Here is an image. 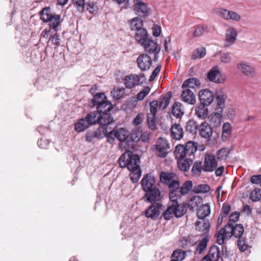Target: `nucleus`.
Instances as JSON below:
<instances>
[{"mask_svg":"<svg viewBox=\"0 0 261 261\" xmlns=\"http://www.w3.org/2000/svg\"><path fill=\"white\" fill-rule=\"evenodd\" d=\"M173 196V197L169 196L170 202L162 216L166 220H170L173 216L176 218H180L187 211V203L185 202L179 203L177 201L178 198L175 194Z\"/></svg>","mask_w":261,"mask_h":261,"instance_id":"f257e3e1","label":"nucleus"},{"mask_svg":"<svg viewBox=\"0 0 261 261\" xmlns=\"http://www.w3.org/2000/svg\"><path fill=\"white\" fill-rule=\"evenodd\" d=\"M85 119L90 125L98 123L99 126H109L113 122V117L110 113L99 111L98 110L89 113Z\"/></svg>","mask_w":261,"mask_h":261,"instance_id":"f03ea898","label":"nucleus"},{"mask_svg":"<svg viewBox=\"0 0 261 261\" xmlns=\"http://www.w3.org/2000/svg\"><path fill=\"white\" fill-rule=\"evenodd\" d=\"M160 179L169 189V196L173 197V195L179 187V178L177 175L173 172L162 171L160 173Z\"/></svg>","mask_w":261,"mask_h":261,"instance_id":"7ed1b4c3","label":"nucleus"},{"mask_svg":"<svg viewBox=\"0 0 261 261\" xmlns=\"http://www.w3.org/2000/svg\"><path fill=\"white\" fill-rule=\"evenodd\" d=\"M119 164L121 168H127L128 170L133 169L135 166L139 165L140 156L137 154H133L127 150L124 152L119 158Z\"/></svg>","mask_w":261,"mask_h":261,"instance_id":"20e7f679","label":"nucleus"},{"mask_svg":"<svg viewBox=\"0 0 261 261\" xmlns=\"http://www.w3.org/2000/svg\"><path fill=\"white\" fill-rule=\"evenodd\" d=\"M91 102L93 106L96 107V109L99 111L110 113L113 109V105L110 101L107 100V98L103 93L95 94L92 99Z\"/></svg>","mask_w":261,"mask_h":261,"instance_id":"39448f33","label":"nucleus"},{"mask_svg":"<svg viewBox=\"0 0 261 261\" xmlns=\"http://www.w3.org/2000/svg\"><path fill=\"white\" fill-rule=\"evenodd\" d=\"M109 129L107 138L108 142L110 144H113L115 142V138L122 142L128 137L129 133L124 128H120L118 129H113L112 130H111V128H109Z\"/></svg>","mask_w":261,"mask_h":261,"instance_id":"423d86ee","label":"nucleus"},{"mask_svg":"<svg viewBox=\"0 0 261 261\" xmlns=\"http://www.w3.org/2000/svg\"><path fill=\"white\" fill-rule=\"evenodd\" d=\"M146 81L145 74H131L126 76L124 79V84L126 88L131 89L136 86L143 85Z\"/></svg>","mask_w":261,"mask_h":261,"instance_id":"0eeeda50","label":"nucleus"},{"mask_svg":"<svg viewBox=\"0 0 261 261\" xmlns=\"http://www.w3.org/2000/svg\"><path fill=\"white\" fill-rule=\"evenodd\" d=\"M109 126H99L96 129L86 132L85 140L87 142H94L95 139L100 140L104 137H107Z\"/></svg>","mask_w":261,"mask_h":261,"instance_id":"6e6552de","label":"nucleus"},{"mask_svg":"<svg viewBox=\"0 0 261 261\" xmlns=\"http://www.w3.org/2000/svg\"><path fill=\"white\" fill-rule=\"evenodd\" d=\"M143 46L145 54L149 55L153 54L154 55L153 61L156 62L158 60V55L161 51V47L158 44L156 41L149 38L141 44Z\"/></svg>","mask_w":261,"mask_h":261,"instance_id":"1a4fd4ad","label":"nucleus"},{"mask_svg":"<svg viewBox=\"0 0 261 261\" xmlns=\"http://www.w3.org/2000/svg\"><path fill=\"white\" fill-rule=\"evenodd\" d=\"M169 144L167 139L160 137L158 139L156 144L152 147V149L155 154L160 158H165L168 153Z\"/></svg>","mask_w":261,"mask_h":261,"instance_id":"9d476101","label":"nucleus"},{"mask_svg":"<svg viewBox=\"0 0 261 261\" xmlns=\"http://www.w3.org/2000/svg\"><path fill=\"white\" fill-rule=\"evenodd\" d=\"M133 10L139 17L146 18L150 13V8L142 0H133Z\"/></svg>","mask_w":261,"mask_h":261,"instance_id":"9b49d317","label":"nucleus"},{"mask_svg":"<svg viewBox=\"0 0 261 261\" xmlns=\"http://www.w3.org/2000/svg\"><path fill=\"white\" fill-rule=\"evenodd\" d=\"M163 205L160 203H152L145 211V216L151 220H157L160 215V210Z\"/></svg>","mask_w":261,"mask_h":261,"instance_id":"f8f14e48","label":"nucleus"},{"mask_svg":"<svg viewBox=\"0 0 261 261\" xmlns=\"http://www.w3.org/2000/svg\"><path fill=\"white\" fill-rule=\"evenodd\" d=\"M138 67L143 71L150 69L152 65V60L150 56L146 54H142L137 59Z\"/></svg>","mask_w":261,"mask_h":261,"instance_id":"ddd939ff","label":"nucleus"},{"mask_svg":"<svg viewBox=\"0 0 261 261\" xmlns=\"http://www.w3.org/2000/svg\"><path fill=\"white\" fill-rule=\"evenodd\" d=\"M144 196V201L151 203H157L161 197V191L159 188H154L153 189L145 191Z\"/></svg>","mask_w":261,"mask_h":261,"instance_id":"4468645a","label":"nucleus"},{"mask_svg":"<svg viewBox=\"0 0 261 261\" xmlns=\"http://www.w3.org/2000/svg\"><path fill=\"white\" fill-rule=\"evenodd\" d=\"M221 258L220 250L217 245L211 246L206 255L202 257L201 261H218Z\"/></svg>","mask_w":261,"mask_h":261,"instance_id":"2eb2a0df","label":"nucleus"},{"mask_svg":"<svg viewBox=\"0 0 261 261\" xmlns=\"http://www.w3.org/2000/svg\"><path fill=\"white\" fill-rule=\"evenodd\" d=\"M218 166V162L213 154H207L205 156L203 165V171L212 172L214 171Z\"/></svg>","mask_w":261,"mask_h":261,"instance_id":"dca6fc26","label":"nucleus"},{"mask_svg":"<svg viewBox=\"0 0 261 261\" xmlns=\"http://www.w3.org/2000/svg\"><path fill=\"white\" fill-rule=\"evenodd\" d=\"M217 13L223 19L238 21L241 19L240 15L237 12L223 8H219Z\"/></svg>","mask_w":261,"mask_h":261,"instance_id":"f3484780","label":"nucleus"},{"mask_svg":"<svg viewBox=\"0 0 261 261\" xmlns=\"http://www.w3.org/2000/svg\"><path fill=\"white\" fill-rule=\"evenodd\" d=\"M198 132L199 136L204 139L208 140H212V135L213 133V128L211 125L206 122H203L198 127Z\"/></svg>","mask_w":261,"mask_h":261,"instance_id":"a211bd4d","label":"nucleus"},{"mask_svg":"<svg viewBox=\"0 0 261 261\" xmlns=\"http://www.w3.org/2000/svg\"><path fill=\"white\" fill-rule=\"evenodd\" d=\"M200 103L206 106H209L214 100L213 92L207 89L201 90L199 93Z\"/></svg>","mask_w":261,"mask_h":261,"instance_id":"6ab92c4d","label":"nucleus"},{"mask_svg":"<svg viewBox=\"0 0 261 261\" xmlns=\"http://www.w3.org/2000/svg\"><path fill=\"white\" fill-rule=\"evenodd\" d=\"M155 178L150 174L145 175L141 181V185L143 190L147 191L153 189L154 188H158L155 185Z\"/></svg>","mask_w":261,"mask_h":261,"instance_id":"aec40b11","label":"nucleus"},{"mask_svg":"<svg viewBox=\"0 0 261 261\" xmlns=\"http://www.w3.org/2000/svg\"><path fill=\"white\" fill-rule=\"evenodd\" d=\"M39 15L40 19L48 24L53 20V18L55 17L58 14L53 13L50 7H45L40 11Z\"/></svg>","mask_w":261,"mask_h":261,"instance_id":"412c9836","label":"nucleus"},{"mask_svg":"<svg viewBox=\"0 0 261 261\" xmlns=\"http://www.w3.org/2000/svg\"><path fill=\"white\" fill-rule=\"evenodd\" d=\"M237 31L233 27L229 28L226 31L225 47H228L232 45L237 37Z\"/></svg>","mask_w":261,"mask_h":261,"instance_id":"4be33fe9","label":"nucleus"},{"mask_svg":"<svg viewBox=\"0 0 261 261\" xmlns=\"http://www.w3.org/2000/svg\"><path fill=\"white\" fill-rule=\"evenodd\" d=\"M170 132L171 137L174 139L179 140L182 138L184 136V129L179 124H173L170 128Z\"/></svg>","mask_w":261,"mask_h":261,"instance_id":"5701e85b","label":"nucleus"},{"mask_svg":"<svg viewBox=\"0 0 261 261\" xmlns=\"http://www.w3.org/2000/svg\"><path fill=\"white\" fill-rule=\"evenodd\" d=\"M181 99L185 102L194 105L196 102V97L193 91L187 88L183 90L181 94Z\"/></svg>","mask_w":261,"mask_h":261,"instance_id":"b1692460","label":"nucleus"},{"mask_svg":"<svg viewBox=\"0 0 261 261\" xmlns=\"http://www.w3.org/2000/svg\"><path fill=\"white\" fill-rule=\"evenodd\" d=\"M193 182L191 180H187L183 183L181 187H178L175 193L177 198L180 197V195H185L188 194L192 189Z\"/></svg>","mask_w":261,"mask_h":261,"instance_id":"393cba45","label":"nucleus"},{"mask_svg":"<svg viewBox=\"0 0 261 261\" xmlns=\"http://www.w3.org/2000/svg\"><path fill=\"white\" fill-rule=\"evenodd\" d=\"M207 106L200 103L195 107V115L199 119L203 120L207 117L208 110Z\"/></svg>","mask_w":261,"mask_h":261,"instance_id":"a878e982","label":"nucleus"},{"mask_svg":"<svg viewBox=\"0 0 261 261\" xmlns=\"http://www.w3.org/2000/svg\"><path fill=\"white\" fill-rule=\"evenodd\" d=\"M203 199L199 196H195L189 200L188 204H187V208L192 211H194L196 209L198 210L200 205L202 203Z\"/></svg>","mask_w":261,"mask_h":261,"instance_id":"bb28decb","label":"nucleus"},{"mask_svg":"<svg viewBox=\"0 0 261 261\" xmlns=\"http://www.w3.org/2000/svg\"><path fill=\"white\" fill-rule=\"evenodd\" d=\"M211 213L210 206L208 203L201 204L197 210V216L200 219L203 220Z\"/></svg>","mask_w":261,"mask_h":261,"instance_id":"cd10ccee","label":"nucleus"},{"mask_svg":"<svg viewBox=\"0 0 261 261\" xmlns=\"http://www.w3.org/2000/svg\"><path fill=\"white\" fill-rule=\"evenodd\" d=\"M135 38L136 41L139 44L143 43L149 38L148 36L147 31L145 29H140L135 33Z\"/></svg>","mask_w":261,"mask_h":261,"instance_id":"c85d7f7f","label":"nucleus"},{"mask_svg":"<svg viewBox=\"0 0 261 261\" xmlns=\"http://www.w3.org/2000/svg\"><path fill=\"white\" fill-rule=\"evenodd\" d=\"M220 75V72L217 66H215L207 73V79L209 81L216 83H221V80L219 76Z\"/></svg>","mask_w":261,"mask_h":261,"instance_id":"c756f323","label":"nucleus"},{"mask_svg":"<svg viewBox=\"0 0 261 261\" xmlns=\"http://www.w3.org/2000/svg\"><path fill=\"white\" fill-rule=\"evenodd\" d=\"M192 163L193 160L190 158H182L177 160L178 168L180 171L184 172L188 171Z\"/></svg>","mask_w":261,"mask_h":261,"instance_id":"7c9ffc66","label":"nucleus"},{"mask_svg":"<svg viewBox=\"0 0 261 261\" xmlns=\"http://www.w3.org/2000/svg\"><path fill=\"white\" fill-rule=\"evenodd\" d=\"M89 124L85 118L79 119L74 124V129L77 133L84 132L89 127Z\"/></svg>","mask_w":261,"mask_h":261,"instance_id":"2f4dec72","label":"nucleus"},{"mask_svg":"<svg viewBox=\"0 0 261 261\" xmlns=\"http://www.w3.org/2000/svg\"><path fill=\"white\" fill-rule=\"evenodd\" d=\"M238 68L246 76L252 77L255 74L254 68L245 63H240Z\"/></svg>","mask_w":261,"mask_h":261,"instance_id":"473e14b6","label":"nucleus"},{"mask_svg":"<svg viewBox=\"0 0 261 261\" xmlns=\"http://www.w3.org/2000/svg\"><path fill=\"white\" fill-rule=\"evenodd\" d=\"M200 85V81L195 77L188 79L185 81L181 86L182 89L186 88H195L196 87H199Z\"/></svg>","mask_w":261,"mask_h":261,"instance_id":"72a5a7b5","label":"nucleus"},{"mask_svg":"<svg viewBox=\"0 0 261 261\" xmlns=\"http://www.w3.org/2000/svg\"><path fill=\"white\" fill-rule=\"evenodd\" d=\"M187 155L190 156H194V154L196 152L198 148V144L194 141L188 142L186 145H184Z\"/></svg>","mask_w":261,"mask_h":261,"instance_id":"f704fd0d","label":"nucleus"},{"mask_svg":"<svg viewBox=\"0 0 261 261\" xmlns=\"http://www.w3.org/2000/svg\"><path fill=\"white\" fill-rule=\"evenodd\" d=\"M199 125L193 119H190L186 123L185 129L187 132L192 134H196L198 130Z\"/></svg>","mask_w":261,"mask_h":261,"instance_id":"c9c22d12","label":"nucleus"},{"mask_svg":"<svg viewBox=\"0 0 261 261\" xmlns=\"http://www.w3.org/2000/svg\"><path fill=\"white\" fill-rule=\"evenodd\" d=\"M231 135V126L228 122H225L222 126L221 138L222 141H225L230 137Z\"/></svg>","mask_w":261,"mask_h":261,"instance_id":"e433bc0d","label":"nucleus"},{"mask_svg":"<svg viewBox=\"0 0 261 261\" xmlns=\"http://www.w3.org/2000/svg\"><path fill=\"white\" fill-rule=\"evenodd\" d=\"M62 22V19L60 15H56L55 17L53 18L51 21L48 24L50 30H53L55 32H57L59 30V26Z\"/></svg>","mask_w":261,"mask_h":261,"instance_id":"4c0bfd02","label":"nucleus"},{"mask_svg":"<svg viewBox=\"0 0 261 261\" xmlns=\"http://www.w3.org/2000/svg\"><path fill=\"white\" fill-rule=\"evenodd\" d=\"M129 171L130 172V178L132 182L134 183L138 182L141 175V171L139 165L135 166L134 168Z\"/></svg>","mask_w":261,"mask_h":261,"instance_id":"58836bf2","label":"nucleus"},{"mask_svg":"<svg viewBox=\"0 0 261 261\" xmlns=\"http://www.w3.org/2000/svg\"><path fill=\"white\" fill-rule=\"evenodd\" d=\"M184 145L178 144L175 148L174 154L177 160L185 158L187 155Z\"/></svg>","mask_w":261,"mask_h":261,"instance_id":"ea45409f","label":"nucleus"},{"mask_svg":"<svg viewBox=\"0 0 261 261\" xmlns=\"http://www.w3.org/2000/svg\"><path fill=\"white\" fill-rule=\"evenodd\" d=\"M182 104L179 102H175L172 108V114L177 118H180L184 115V112L181 110Z\"/></svg>","mask_w":261,"mask_h":261,"instance_id":"a19ab883","label":"nucleus"},{"mask_svg":"<svg viewBox=\"0 0 261 261\" xmlns=\"http://www.w3.org/2000/svg\"><path fill=\"white\" fill-rule=\"evenodd\" d=\"M216 97L217 101V109L222 110L225 105L226 96L221 90H218L216 92Z\"/></svg>","mask_w":261,"mask_h":261,"instance_id":"79ce46f5","label":"nucleus"},{"mask_svg":"<svg viewBox=\"0 0 261 261\" xmlns=\"http://www.w3.org/2000/svg\"><path fill=\"white\" fill-rule=\"evenodd\" d=\"M132 30L137 31L140 29H144L143 28V21L141 17H136L132 19L130 22Z\"/></svg>","mask_w":261,"mask_h":261,"instance_id":"37998d69","label":"nucleus"},{"mask_svg":"<svg viewBox=\"0 0 261 261\" xmlns=\"http://www.w3.org/2000/svg\"><path fill=\"white\" fill-rule=\"evenodd\" d=\"M172 96L171 92H168L159 102V108L162 110H165L169 105Z\"/></svg>","mask_w":261,"mask_h":261,"instance_id":"c03bdc74","label":"nucleus"},{"mask_svg":"<svg viewBox=\"0 0 261 261\" xmlns=\"http://www.w3.org/2000/svg\"><path fill=\"white\" fill-rule=\"evenodd\" d=\"M125 94V88L123 87H115L111 92V96L116 100H119L123 97Z\"/></svg>","mask_w":261,"mask_h":261,"instance_id":"a18cd8bd","label":"nucleus"},{"mask_svg":"<svg viewBox=\"0 0 261 261\" xmlns=\"http://www.w3.org/2000/svg\"><path fill=\"white\" fill-rule=\"evenodd\" d=\"M187 252V251L182 249H176L174 250L172 254L171 258L176 261H182L185 258Z\"/></svg>","mask_w":261,"mask_h":261,"instance_id":"49530a36","label":"nucleus"},{"mask_svg":"<svg viewBox=\"0 0 261 261\" xmlns=\"http://www.w3.org/2000/svg\"><path fill=\"white\" fill-rule=\"evenodd\" d=\"M222 120V115L220 113H215L211 115L210 122L211 125L217 127L220 126Z\"/></svg>","mask_w":261,"mask_h":261,"instance_id":"de8ad7c7","label":"nucleus"},{"mask_svg":"<svg viewBox=\"0 0 261 261\" xmlns=\"http://www.w3.org/2000/svg\"><path fill=\"white\" fill-rule=\"evenodd\" d=\"M206 55V49L204 47L198 48L193 51L191 59L196 60L203 58Z\"/></svg>","mask_w":261,"mask_h":261,"instance_id":"09e8293b","label":"nucleus"},{"mask_svg":"<svg viewBox=\"0 0 261 261\" xmlns=\"http://www.w3.org/2000/svg\"><path fill=\"white\" fill-rule=\"evenodd\" d=\"M203 170V166L201 162H196L194 163L192 168V173L196 176H199Z\"/></svg>","mask_w":261,"mask_h":261,"instance_id":"8fccbe9b","label":"nucleus"},{"mask_svg":"<svg viewBox=\"0 0 261 261\" xmlns=\"http://www.w3.org/2000/svg\"><path fill=\"white\" fill-rule=\"evenodd\" d=\"M244 232V226L241 224H236L233 225L232 236L236 238L243 236Z\"/></svg>","mask_w":261,"mask_h":261,"instance_id":"3c124183","label":"nucleus"},{"mask_svg":"<svg viewBox=\"0 0 261 261\" xmlns=\"http://www.w3.org/2000/svg\"><path fill=\"white\" fill-rule=\"evenodd\" d=\"M208 236H206L199 242L196 247V251L198 254H201L207 246Z\"/></svg>","mask_w":261,"mask_h":261,"instance_id":"603ef678","label":"nucleus"},{"mask_svg":"<svg viewBox=\"0 0 261 261\" xmlns=\"http://www.w3.org/2000/svg\"><path fill=\"white\" fill-rule=\"evenodd\" d=\"M230 153L229 149L227 147H223L217 152V158L219 160L226 159Z\"/></svg>","mask_w":261,"mask_h":261,"instance_id":"864d4df0","label":"nucleus"},{"mask_svg":"<svg viewBox=\"0 0 261 261\" xmlns=\"http://www.w3.org/2000/svg\"><path fill=\"white\" fill-rule=\"evenodd\" d=\"M249 198L254 202L260 200L261 199V189L259 188L254 189L251 192Z\"/></svg>","mask_w":261,"mask_h":261,"instance_id":"5fc2aeb1","label":"nucleus"},{"mask_svg":"<svg viewBox=\"0 0 261 261\" xmlns=\"http://www.w3.org/2000/svg\"><path fill=\"white\" fill-rule=\"evenodd\" d=\"M156 117L155 115H147V124L148 127L151 130H155L156 128Z\"/></svg>","mask_w":261,"mask_h":261,"instance_id":"6e6d98bb","label":"nucleus"},{"mask_svg":"<svg viewBox=\"0 0 261 261\" xmlns=\"http://www.w3.org/2000/svg\"><path fill=\"white\" fill-rule=\"evenodd\" d=\"M35 86L39 90H42L46 87L47 81L43 77H39L34 83Z\"/></svg>","mask_w":261,"mask_h":261,"instance_id":"4d7b16f0","label":"nucleus"},{"mask_svg":"<svg viewBox=\"0 0 261 261\" xmlns=\"http://www.w3.org/2000/svg\"><path fill=\"white\" fill-rule=\"evenodd\" d=\"M72 1L78 11L83 13L85 11V0H72Z\"/></svg>","mask_w":261,"mask_h":261,"instance_id":"13d9d810","label":"nucleus"},{"mask_svg":"<svg viewBox=\"0 0 261 261\" xmlns=\"http://www.w3.org/2000/svg\"><path fill=\"white\" fill-rule=\"evenodd\" d=\"M210 187L207 184H201L194 188V191L196 193H206L210 191Z\"/></svg>","mask_w":261,"mask_h":261,"instance_id":"bf43d9fd","label":"nucleus"},{"mask_svg":"<svg viewBox=\"0 0 261 261\" xmlns=\"http://www.w3.org/2000/svg\"><path fill=\"white\" fill-rule=\"evenodd\" d=\"M238 240V247L240 251L244 252L247 250L248 246L245 244V239L242 236L239 237H237Z\"/></svg>","mask_w":261,"mask_h":261,"instance_id":"052dcab7","label":"nucleus"},{"mask_svg":"<svg viewBox=\"0 0 261 261\" xmlns=\"http://www.w3.org/2000/svg\"><path fill=\"white\" fill-rule=\"evenodd\" d=\"M150 91V88L149 86H146L144 89L140 91L137 95V99L139 101L142 100L145 97L149 94Z\"/></svg>","mask_w":261,"mask_h":261,"instance_id":"680f3d73","label":"nucleus"},{"mask_svg":"<svg viewBox=\"0 0 261 261\" xmlns=\"http://www.w3.org/2000/svg\"><path fill=\"white\" fill-rule=\"evenodd\" d=\"M226 236L225 233L224 229H220L217 234V242L219 245H222L224 242Z\"/></svg>","mask_w":261,"mask_h":261,"instance_id":"e2e57ef3","label":"nucleus"},{"mask_svg":"<svg viewBox=\"0 0 261 261\" xmlns=\"http://www.w3.org/2000/svg\"><path fill=\"white\" fill-rule=\"evenodd\" d=\"M233 224L228 223L224 227L221 229H225V233L226 236V238L229 239L232 236V230L233 227Z\"/></svg>","mask_w":261,"mask_h":261,"instance_id":"0e129e2a","label":"nucleus"},{"mask_svg":"<svg viewBox=\"0 0 261 261\" xmlns=\"http://www.w3.org/2000/svg\"><path fill=\"white\" fill-rule=\"evenodd\" d=\"M159 101L158 100H153L150 102V113L149 115L156 116L157 108L159 107Z\"/></svg>","mask_w":261,"mask_h":261,"instance_id":"69168bd1","label":"nucleus"},{"mask_svg":"<svg viewBox=\"0 0 261 261\" xmlns=\"http://www.w3.org/2000/svg\"><path fill=\"white\" fill-rule=\"evenodd\" d=\"M207 28V27H205L204 26L197 25L193 32V36L196 37L201 36Z\"/></svg>","mask_w":261,"mask_h":261,"instance_id":"338daca9","label":"nucleus"},{"mask_svg":"<svg viewBox=\"0 0 261 261\" xmlns=\"http://www.w3.org/2000/svg\"><path fill=\"white\" fill-rule=\"evenodd\" d=\"M240 216V212H235L231 214L229 218V221L228 223H233L235 225V223L239 220Z\"/></svg>","mask_w":261,"mask_h":261,"instance_id":"774afa93","label":"nucleus"}]
</instances>
